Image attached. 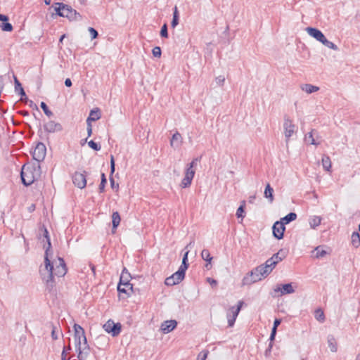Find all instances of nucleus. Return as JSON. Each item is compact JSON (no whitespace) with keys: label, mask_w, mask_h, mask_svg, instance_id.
<instances>
[{"label":"nucleus","mask_w":360,"mask_h":360,"mask_svg":"<svg viewBox=\"0 0 360 360\" xmlns=\"http://www.w3.org/2000/svg\"><path fill=\"white\" fill-rule=\"evenodd\" d=\"M177 326L175 320L165 321L162 323L160 329L164 333H168L172 331Z\"/></svg>","instance_id":"f3484780"},{"label":"nucleus","mask_w":360,"mask_h":360,"mask_svg":"<svg viewBox=\"0 0 360 360\" xmlns=\"http://www.w3.org/2000/svg\"><path fill=\"white\" fill-rule=\"evenodd\" d=\"M281 319H276L274 322V326H273L272 330L277 331V328L281 324Z\"/></svg>","instance_id":"bf43d9fd"},{"label":"nucleus","mask_w":360,"mask_h":360,"mask_svg":"<svg viewBox=\"0 0 360 360\" xmlns=\"http://www.w3.org/2000/svg\"><path fill=\"white\" fill-rule=\"evenodd\" d=\"M321 221V217H318V216H314L309 219L310 226L312 229H315L316 227H317L318 226L320 225Z\"/></svg>","instance_id":"f704fd0d"},{"label":"nucleus","mask_w":360,"mask_h":360,"mask_svg":"<svg viewBox=\"0 0 360 360\" xmlns=\"http://www.w3.org/2000/svg\"><path fill=\"white\" fill-rule=\"evenodd\" d=\"M8 20V17L6 15L0 14V21H2L3 22H6Z\"/></svg>","instance_id":"e2e57ef3"},{"label":"nucleus","mask_w":360,"mask_h":360,"mask_svg":"<svg viewBox=\"0 0 360 360\" xmlns=\"http://www.w3.org/2000/svg\"><path fill=\"white\" fill-rule=\"evenodd\" d=\"M160 36L164 38L168 37L167 25L166 23H165L161 27Z\"/></svg>","instance_id":"de8ad7c7"},{"label":"nucleus","mask_w":360,"mask_h":360,"mask_svg":"<svg viewBox=\"0 0 360 360\" xmlns=\"http://www.w3.org/2000/svg\"><path fill=\"white\" fill-rule=\"evenodd\" d=\"M1 27L2 30L6 31V32H11L13 30V26L11 23L6 22H2L1 25Z\"/></svg>","instance_id":"a18cd8bd"},{"label":"nucleus","mask_w":360,"mask_h":360,"mask_svg":"<svg viewBox=\"0 0 360 360\" xmlns=\"http://www.w3.org/2000/svg\"><path fill=\"white\" fill-rule=\"evenodd\" d=\"M200 160V158H194L191 163L187 165V169L194 170L193 167L197 166L198 162Z\"/></svg>","instance_id":"09e8293b"},{"label":"nucleus","mask_w":360,"mask_h":360,"mask_svg":"<svg viewBox=\"0 0 360 360\" xmlns=\"http://www.w3.org/2000/svg\"><path fill=\"white\" fill-rule=\"evenodd\" d=\"M227 319H228L229 326L231 327L233 326L236 318L233 316V315H231L230 313H228L227 314Z\"/></svg>","instance_id":"864d4df0"},{"label":"nucleus","mask_w":360,"mask_h":360,"mask_svg":"<svg viewBox=\"0 0 360 360\" xmlns=\"http://www.w3.org/2000/svg\"><path fill=\"white\" fill-rule=\"evenodd\" d=\"M262 278L259 277L257 272L255 271V269H253L251 271L248 273L242 280L243 285H250L252 283H255L257 281H261Z\"/></svg>","instance_id":"1a4fd4ad"},{"label":"nucleus","mask_w":360,"mask_h":360,"mask_svg":"<svg viewBox=\"0 0 360 360\" xmlns=\"http://www.w3.org/2000/svg\"><path fill=\"white\" fill-rule=\"evenodd\" d=\"M314 316H315L316 319L321 323H323L326 319L323 311L321 310V309H318L315 311Z\"/></svg>","instance_id":"58836bf2"},{"label":"nucleus","mask_w":360,"mask_h":360,"mask_svg":"<svg viewBox=\"0 0 360 360\" xmlns=\"http://www.w3.org/2000/svg\"><path fill=\"white\" fill-rule=\"evenodd\" d=\"M106 183H107V179H106L105 175L104 173H102L101 174V184L98 187V190H99L100 193H103L104 191Z\"/></svg>","instance_id":"37998d69"},{"label":"nucleus","mask_w":360,"mask_h":360,"mask_svg":"<svg viewBox=\"0 0 360 360\" xmlns=\"http://www.w3.org/2000/svg\"><path fill=\"white\" fill-rule=\"evenodd\" d=\"M121 324L115 323L111 319L108 320L103 326L105 331L111 334L112 337L117 336L121 332Z\"/></svg>","instance_id":"0eeeda50"},{"label":"nucleus","mask_w":360,"mask_h":360,"mask_svg":"<svg viewBox=\"0 0 360 360\" xmlns=\"http://www.w3.org/2000/svg\"><path fill=\"white\" fill-rule=\"evenodd\" d=\"M88 145L89 146L92 148L93 150H96V151H98L101 150V146L94 142L93 140H91L90 141L88 142Z\"/></svg>","instance_id":"49530a36"},{"label":"nucleus","mask_w":360,"mask_h":360,"mask_svg":"<svg viewBox=\"0 0 360 360\" xmlns=\"http://www.w3.org/2000/svg\"><path fill=\"white\" fill-rule=\"evenodd\" d=\"M31 153L32 155L33 159L37 162V164H39V162L43 161L46 157V146L44 143L39 142Z\"/></svg>","instance_id":"39448f33"},{"label":"nucleus","mask_w":360,"mask_h":360,"mask_svg":"<svg viewBox=\"0 0 360 360\" xmlns=\"http://www.w3.org/2000/svg\"><path fill=\"white\" fill-rule=\"evenodd\" d=\"M245 202L243 201L242 204L238 208L237 212H236V217L238 218H244L245 216L243 214L245 212Z\"/></svg>","instance_id":"79ce46f5"},{"label":"nucleus","mask_w":360,"mask_h":360,"mask_svg":"<svg viewBox=\"0 0 360 360\" xmlns=\"http://www.w3.org/2000/svg\"><path fill=\"white\" fill-rule=\"evenodd\" d=\"M317 133L315 129H312L310 132H309L304 137V140L309 142L311 145L318 146L320 144V142H316L314 136Z\"/></svg>","instance_id":"4be33fe9"},{"label":"nucleus","mask_w":360,"mask_h":360,"mask_svg":"<svg viewBox=\"0 0 360 360\" xmlns=\"http://www.w3.org/2000/svg\"><path fill=\"white\" fill-rule=\"evenodd\" d=\"M286 257V252L281 249L277 253L274 254L271 258L274 262H276V264L282 261L283 259H285Z\"/></svg>","instance_id":"a878e982"},{"label":"nucleus","mask_w":360,"mask_h":360,"mask_svg":"<svg viewBox=\"0 0 360 360\" xmlns=\"http://www.w3.org/2000/svg\"><path fill=\"white\" fill-rule=\"evenodd\" d=\"M179 20V12L176 6L174 7V13H173V18L171 22V26L174 28L178 24Z\"/></svg>","instance_id":"72a5a7b5"},{"label":"nucleus","mask_w":360,"mask_h":360,"mask_svg":"<svg viewBox=\"0 0 360 360\" xmlns=\"http://www.w3.org/2000/svg\"><path fill=\"white\" fill-rule=\"evenodd\" d=\"M44 129L49 133H55L61 131L63 130V127L61 124L51 120L44 124Z\"/></svg>","instance_id":"4468645a"},{"label":"nucleus","mask_w":360,"mask_h":360,"mask_svg":"<svg viewBox=\"0 0 360 360\" xmlns=\"http://www.w3.org/2000/svg\"><path fill=\"white\" fill-rule=\"evenodd\" d=\"M41 172L39 164L23 165L20 172L22 183L26 186L31 185L40 177Z\"/></svg>","instance_id":"f03ea898"},{"label":"nucleus","mask_w":360,"mask_h":360,"mask_svg":"<svg viewBox=\"0 0 360 360\" xmlns=\"http://www.w3.org/2000/svg\"><path fill=\"white\" fill-rule=\"evenodd\" d=\"M351 238L352 245L355 248H358L360 245L359 233L358 232H353Z\"/></svg>","instance_id":"473e14b6"},{"label":"nucleus","mask_w":360,"mask_h":360,"mask_svg":"<svg viewBox=\"0 0 360 360\" xmlns=\"http://www.w3.org/2000/svg\"><path fill=\"white\" fill-rule=\"evenodd\" d=\"M181 143L182 136L178 131H176L173 134L172 137V139L170 141V146L176 148L180 147Z\"/></svg>","instance_id":"a211bd4d"},{"label":"nucleus","mask_w":360,"mask_h":360,"mask_svg":"<svg viewBox=\"0 0 360 360\" xmlns=\"http://www.w3.org/2000/svg\"><path fill=\"white\" fill-rule=\"evenodd\" d=\"M272 347H273V343L272 342H270L269 345V347L268 349H266V350L265 351V354L266 355L267 354L268 352H270L271 349H272Z\"/></svg>","instance_id":"774afa93"},{"label":"nucleus","mask_w":360,"mask_h":360,"mask_svg":"<svg viewBox=\"0 0 360 360\" xmlns=\"http://www.w3.org/2000/svg\"><path fill=\"white\" fill-rule=\"evenodd\" d=\"M78 352L77 358L79 360H86L90 352V347L88 345L86 336H84L82 345L77 349Z\"/></svg>","instance_id":"9d476101"},{"label":"nucleus","mask_w":360,"mask_h":360,"mask_svg":"<svg viewBox=\"0 0 360 360\" xmlns=\"http://www.w3.org/2000/svg\"><path fill=\"white\" fill-rule=\"evenodd\" d=\"M321 43L322 44H323L325 46H326L330 49H333L335 51L338 50V47L337 46V45H335L332 41H328L326 37H324V39L322 40V41Z\"/></svg>","instance_id":"4c0bfd02"},{"label":"nucleus","mask_w":360,"mask_h":360,"mask_svg":"<svg viewBox=\"0 0 360 360\" xmlns=\"http://www.w3.org/2000/svg\"><path fill=\"white\" fill-rule=\"evenodd\" d=\"M85 172L84 173L76 172L72 176L73 184L79 188H84L86 185Z\"/></svg>","instance_id":"9b49d317"},{"label":"nucleus","mask_w":360,"mask_h":360,"mask_svg":"<svg viewBox=\"0 0 360 360\" xmlns=\"http://www.w3.org/2000/svg\"><path fill=\"white\" fill-rule=\"evenodd\" d=\"M328 344L330 348V350L332 352H336L338 350V345L335 338L330 335L328 336Z\"/></svg>","instance_id":"b1692460"},{"label":"nucleus","mask_w":360,"mask_h":360,"mask_svg":"<svg viewBox=\"0 0 360 360\" xmlns=\"http://www.w3.org/2000/svg\"><path fill=\"white\" fill-rule=\"evenodd\" d=\"M72 81L70 78H67L65 80V85L67 86V87H70L72 86Z\"/></svg>","instance_id":"0e129e2a"},{"label":"nucleus","mask_w":360,"mask_h":360,"mask_svg":"<svg viewBox=\"0 0 360 360\" xmlns=\"http://www.w3.org/2000/svg\"><path fill=\"white\" fill-rule=\"evenodd\" d=\"M101 118V111L98 108H95L90 111L89 115L86 119V122L96 121Z\"/></svg>","instance_id":"6ab92c4d"},{"label":"nucleus","mask_w":360,"mask_h":360,"mask_svg":"<svg viewBox=\"0 0 360 360\" xmlns=\"http://www.w3.org/2000/svg\"><path fill=\"white\" fill-rule=\"evenodd\" d=\"M208 352H200L198 355L197 360H205L207 356Z\"/></svg>","instance_id":"13d9d810"},{"label":"nucleus","mask_w":360,"mask_h":360,"mask_svg":"<svg viewBox=\"0 0 360 360\" xmlns=\"http://www.w3.org/2000/svg\"><path fill=\"white\" fill-rule=\"evenodd\" d=\"M321 162L323 169L327 172H330L332 165L330 157L326 155H323L322 157Z\"/></svg>","instance_id":"bb28decb"},{"label":"nucleus","mask_w":360,"mask_h":360,"mask_svg":"<svg viewBox=\"0 0 360 360\" xmlns=\"http://www.w3.org/2000/svg\"><path fill=\"white\" fill-rule=\"evenodd\" d=\"M86 124H87L86 129H87L88 136H91V134H92V125H91V122H86Z\"/></svg>","instance_id":"052dcab7"},{"label":"nucleus","mask_w":360,"mask_h":360,"mask_svg":"<svg viewBox=\"0 0 360 360\" xmlns=\"http://www.w3.org/2000/svg\"><path fill=\"white\" fill-rule=\"evenodd\" d=\"M215 81H216V83L219 85V86H223L224 84V82H225V77L224 76H222V75H220V76H218L216 77L215 79Z\"/></svg>","instance_id":"5fc2aeb1"},{"label":"nucleus","mask_w":360,"mask_h":360,"mask_svg":"<svg viewBox=\"0 0 360 360\" xmlns=\"http://www.w3.org/2000/svg\"><path fill=\"white\" fill-rule=\"evenodd\" d=\"M201 257L205 261L209 263H211L212 260V257H211L210 251L207 249L202 250L201 252Z\"/></svg>","instance_id":"ea45409f"},{"label":"nucleus","mask_w":360,"mask_h":360,"mask_svg":"<svg viewBox=\"0 0 360 360\" xmlns=\"http://www.w3.org/2000/svg\"><path fill=\"white\" fill-rule=\"evenodd\" d=\"M51 326V337L53 340H57L58 339V335L56 332V326H55L52 323H50Z\"/></svg>","instance_id":"6e6d98bb"},{"label":"nucleus","mask_w":360,"mask_h":360,"mask_svg":"<svg viewBox=\"0 0 360 360\" xmlns=\"http://www.w3.org/2000/svg\"><path fill=\"white\" fill-rule=\"evenodd\" d=\"M74 330H75V342L76 349L82 345V342H84V336L85 335V332L84 328L80 326L79 324L75 323L74 325Z\"/></svg>","instance_id":"6e6552de"},{"label":"nucleus","mask_w":360,"mask_h":360,"mask_svg":"<svg viewBox=\"0 0 360 360\" xmlns=\"http://www.w3.org/2000/svg\"><path fill=\"white\" fill-rule=\"evenodd\" d=\"M283 128L285 141L288 143L290 140V138L295 133L296 126L292 123V121L287 115L284 117Z\"/></svg>","instance_id":"423d86ee"},{"label":"nucleus","mask_w":360,"mask_h":360,"mask_svg":"<svg viewBox=\"0 0 360 360\" xmlns=\"http://www.w3.org/2000/svg\"><path fill=\"white\" fill-rule=\"evenodd\" d=\"M115 169V163L113 155L110 157V176L114 173ZM110 181L112 188L115 187V180L112 176H110Z\"/></svg>","instance_id":"2f4dec72"},{"label":"nucleus","mask_w":360,"mask_h":360,"mask_svg":"<svg viewBox=\"0 0 360 360\" xmlns=\"http://www.w3.org/2000/svg\"><path fill=\"white\" fill-rule=\"evenodd\" d=\"M40 107L43 110L44 114L48 117H51L53 115V112L49 109L47 105L44 102L41 103Z\"/></svg>","instance_id":"c03bdc74"},{"label":"nucleus","mask_w":360,"mask_h":360,"mask_svg":"<svg viewBox=\"0 0 360 360\" xmlns=\"http://www.w3.org/2000/svg\"><path fill=\"white\" fill-rule=\"evenodd\" d=\"M263 265L264 266H266V269H268V270L271 273L273 271V269L276 267V262H274L273 259L271 257L268 259Z\"/></svg>","instance_id":"c9c22d12"},{"label":"nucleus","mask_w":360,"mask_h":360,"mask_svg":"<svg viewBox=\"0 0 360 360\" xmlns=\"http://www.w3.org/2000/svg\"><path fill=\"white\" fill-rule=\"evenodd\" d=\"M195 170H191L190 169H186V172H185V176L184 177V179L181 180V188H187V187H189L191 184V182H192V180L194 177V175H195Z\"/></svg>","instance_id":"ddd939ff"},{"label":"nucleus","mask_w":360,"mask_h":360,"mask_svg":"<svg viewBox=\"0 0 360 360\" xmlns=\"http://www.w3.org/2000/svg\"><path fill=\"white\" fill-rule=\"evenodd\" d=\"M41 231L42 232L44 238L46 239L47 247H46L45 250L44 266L40 268L39 273L41 279L46 284V290L49 292H52L54 291L55 288L54 276H64L68 271V269L64 259L61 257L58 258V260L55 262V265L50 261L49 259V252L51 248V243L49 232L44 226L41 229Z\"/></svg>","instance_id":"f257e3e1"},{"label":"nucleus","mask_w":360,"mask_h":360,"mask_svg":"<svg viewBox=\"0 0 360 360\" xmlns=\"http://www.w3.org/2000/svg\"><path fill=\"white\" fill-rule=\"evenodd\" d=\"M315 257L316 258L323 257L326 254V251L324 250L321 246H318L314 249Z\"/></svg>","instance_id":"a19ab883"},{"label":"nucleus","mask_w":360,"mask_h":360,"mask_svg":"<svg viewBox=\"0 0 360 360\" xmlns=\"http://www.w3.org/2000/svg\"><path fill=\"white\" fill-rule=\"evenodd\" d=\"M274 189L271 188L269 184H267L264 190V197L268 198L270 202L274 201Z\"/></svg>","instance_id":"c756f323"},{"label":"nucleus","mask_w":360,"mask_h":360,"mask_svg":"<svg viewBox=\"0 0 360 360\" xmlns=\"http://www.w3.org/2000/svg\"><path fill=\"white\" fill-rule=\"evenodd\" d=\"M297 219V214L295 212H290L284 217L281 218L280 221L283 223L284 225L289 224L290 222Z\"/></svg>","instance_id":"cd10ccee"},{"label":"nucleus","mask_w":360,"mask_h":360,"mask_svg":"<svg viewBox=\"0 0 360 360\" xmlns=\"http://www.w3.org/2000/svg\"><path fill=\"white\" fill-rule=\"evenodd\" d=\"M89 266L91 267V271H92L94 276H96V266L93 264H90Z\"/></svg>","instance_id":"69168bd1"},{"label":"nucleus","mask_w":360,"mask_h":360,"mask_svg":"<svg viewBox=\"0 0 360 360\" xmlns=\"http://www.w3.org/2000/svg\"><path fill=\"white\" fill-rule=\"evenodd\" d=\"M152 53L154 57L160 58L162 54L161 49L159 46H155L153 49Z\"/></svg>","instance_id":"8fccbe9b"},{"label":"nucleus","mask_w":360,"mask_h":360,"mask_svg":"<svg viewBox=\"0 0 360 360\" xmlns=\"http://www.w3.org/2000/svg\"><path fill=\"white\" fill-rule=\"evenodd\" d=\"M88 31L89 32L90 34H91V39H94L98 37V33L94 28L90 27H89Z\"/></svg>","instance_id":"603ef678"},{"label":"nucleus","mask_w":360,"mask_h":360,"mask_svg":"<svg viewBox=\"0 0 360 360\" xmlns=\"http://www.w3.org/2000/svg\"><path fill=\"white\" fill-rule=\"evenodd\" d=\"M207 281L211 285L212 288H215L217 285V281L212 278H207Z\"/></svg>","instance_id":"4d7b16f0"},{"label":"nucleus","mask_w":360,"mask_h":360,"mask_svg":"<svg viewBox=\"0 0 360 360\" xmlns=\"http://www.w3.org/2000/svg\"><path fill=\"white\" fill-rule=\"evenodd\" d=\"M274 236L280 240L283 238L284 231L285 230V225L280 221H276L272 227Z\"/></svg>","instance_id":"f8f14e48"},{"label":"nucleus","mask_w":360,"mask_h":360,"mask_svg":"<svg viewBox=\"0 0 360 360\" xmlns=\"http://www.w3.org/2000/svg\"><path fill=\"white\" fill-rule=\"evenodd\" d=\"M61 359L62 360H68L66 359V354H65V348H63V350L62 352V354H61Z\"/></svg>","instance_id":"338daca9"},{"label":"nucleus","mask_w":360,"mask_h":360,"mask_svg":"<svg viewBox=\"0 0 360 360\" xmlns=\"http://www.w3.org/2000/svg\"><path fill=\"white\" fill-rule=\"evenodd\" d=\"M14 79L15 91L18 92V94L21 96V100L27 99L25 92L23 88L22 87L20 82L18 81L16 77H14Z\"/></svg>","instance_id":"412c9836"},{"label":"nucleus","mask_w":360,"mask_h":360,"mask_svg":"<svg viewBox=\"0 0 360 360\" xmlns=\"http://www.w3.org/2000/svg\"><path fill=\"white\" fill-rule=\"evenodd\" d=\"M165 284L168 286H172L177 283H176V281L174 280V278L172 276H169L165 279Z\"/></svg>","instance_id":"3c124183"},{"label":"nucleus","mask_w":360,"mask_h":360,"mask_svg":"<svg viewBox=\"0 0 360 360\" xmlns=\"http://www.w3.org/2000/svg\"><path fill=\"white\" fill-rule=\"evenodd\" d=\"M171 276L174 278V280L178 284L184 278L185 275L183 274V272L181 271L178 270L176 272L173 274Z\"/></svg>","instance_id":"e433bc0d"},{"label":"nucleus","mask_w":360,"mask_h":360,"mask_svg":"<svg viewBox=\"0 0 360 360\" xmlns=\"http://www.w3.org/2000/svg\"><path fill=\"white\" fill-rule=\"evenodd\" d=\"M121 221L120 215L118 212H114L112 214V230H116ZM114 232V231H112Z\"/></svg>","instance_id":"393cba45"},{"label":"nucleus","mask_w":360,"mask_h":360,"mask_svg":"<svg viewBox=\"0 0 360 360\" xmlns=\"http://www.w3.org/2000/svg\"><path fill=\"white\" fill-rule=\"evenodd\" d=\"M302 91L307 94H311L319 90V87L310 84H305L301 86Z\"/></svg>","instance_id":"c85d7f7f"},{"label":"nucleus","mask_w":360,"mask_h":360,"mask_svg":"<svg viewBox=\"0 0 360 360\" xmlns=\"http://www.w3.org/2000/svg\"><path fill=\"white\" fill-rule=\"evenodd\" d=\"M189 250H187L183 256L182 259V263L181 266L179 269V271H181L183 274L185 275L186 270L188 269L189 264L188 262V255Z\"/></svg>","instance_id":"5701e85b"},{"label":"nucleus","mask_w":360,"mask_h":360,"mask_svg":"<svg viewBox=\"0 0 360 360\" xmlns=\"http://www.w3.org/2000/svg\"><path fill=\"white\" fill-rule=\"evenodd\" d=\"M254 269H255V271L258 273L262 280L267 277L271 274L268 269H266V266H264L263 264L259 265Z\"/></svg>","instance_id":"aec40b11"},{"label":"nucleus","mask_w":360,"mask_h":360,"mask_svg":"<svg viewBox=\"0 0 360 360\" xmlns=\"http://www.w3.org/2000/svg\"><path fill=\"white\" fill-rule=\"evenodd\" d=\"M243 304V301H239L238 303V305L237 307H231L230 309H229V311L228 313H230L231 315H233V316H234L235 318H236L238 315V313L242 307V305Z\"/></svg>","instance_id":"7c9ffc66"},{"label":"nucleus","mask_w":360,"mask_h":360,"mask_svg":"<svg viewBox=\"0 0 360 360\" xmlns=\"http://www.w3.org/2000/svg\"><path fill=\"white\" fill-rule=\"evenodd\" d=\"M130 274L124 268L121 274L117 285V291L120 293L129 295V291H133V285L130 283Z\"/></svg>","instance_id":"20e7f679"},{"label":"nucleus","mask_w":360,"mask_h":360,"mask_svg":"<svg viewBox=\"0 0 360 360\" xmlns=\"http://www.w3.org/2000/svg\"><path fill=\"white\" fill-rule=\"evenodd\" d=\"M306 31L311 37L316 39L319 42H321L325 37L323 32L317 28L307 27Z\"/></svg>","instance_id":"dca6fc26"},{"label":"nucleus","mask_w":360,"mask_h":360,"mask_svg":"<svg viewBox=\"0 0 360 360\" xmlns=\"http://www.w3.org/2000/svg\"><path fill=\"white\" fill-rule=\"evenodd\" d=\"M274 291L276 292H280L281 295H285V294H292L295 292V289L293 288L291 283H286V284H281L278 285L276 288H274Z\"/></svg>","instance_id":"2eb2a0df"},{"label":"nucleus","mask_w":360,"mask_h":360,"mask_svg":"<svg viewBox=\"0 0 360 360\" xmlns=\"http://www.w3.org/2000/svg\"><path fill=\"white\" fill-rule=\"evenodd\" d=\"M276 335V331L274 330H271V333L270 338H269L270 342L273 343V341L275 339Z\"/></svg>","instance_id":"680f3d73"},{"label":"nucleus","mask_w":360,"mask_h":360,"mask_svg":"<svg viewBox=\"0 0 360 360\" xmlns=\"http://www.w3.org/2000/svg\"><path fill=\"white\" fill-rule=\"evenodd\" d=\"M55 11L56 14L60 17H65L70 20H80L82 15L70 6L64 4L63 3H56Z\"/></svg>","instance_id":"7ed1b4c3"}]
</instances>
